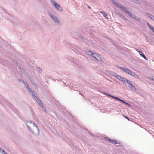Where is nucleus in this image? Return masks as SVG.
Listing matches in <instances>:
<instances>
[{
    "label": "nucleus",
    "mask_w": 154,
    "mask_h": 154,
    "mask_svg": "<svg viewBox=\"0 0 154 154\" xmlns=\"http://www.w3.org/2000/svg\"><path fill=\"white\" fill-rule=\"evenodd\" d=\"M126 83L130 85V88L133 91H136L137 90V88L136 87L133 85L132 83L129 80H128L126 82Z\"/></svg>",
    "instance_id": "nucleus-4"
},
{
    "label": "nucleus",
    "mask_w": 154,
    "mask_h": 154,
    "mask_svg": "<svg viewBox=\"0 0 154 154\" xmlns=\"http://www.w3.org/2000/svg\"><path fill=\"white\" fill-rule=\"evenodd\" d=\"M29 123V122L28 121H26V126L27 127L28 129L30 131L31 129L30 127L28 125V123Z\"/></svg>",
    "instance_id": "nucleus-19"
},
{
    "label": "nucleus",
    "mask_w": 154,
    "mask_h": 154,
    "mask_svg": "<svg viewBox=\"0 0 154 154\" xmlns=\"http://www.w3.org/2000/svg\"><path fill=\"white\" fill-rule=\"evenodd\" d=\"M147 78L151 80V77H148Z\"/></svg>",
    "instance_id": "nucleus-37"
},
{
    "label": "nucleus",
    "mask_w": 154,
    "mask_h": 154,
    "mask_svg": "<svg viewBox=\"0 0 154 154\" xmlns=\"http://www.w3.org/2000/svg\"><path fill=\"white\" fill-rule=\"evenodd\" d=\"M113 143L115 144H121V143H120V142H118L116 140V141L114 142V143Z\"/></svg>",
    "instance_id": "nucleus-26"
},
{
    "label": "nucleus",
    "mask_w": 154,
    "mask_h": 154,
    "mask_svg": "<svg viewBox=\"0 0 154 154\" xmlns=\"http://www.w3.org/2000/svg\"><path fill=\"white\" fill-rule=\"evenodd\" d=\"M113 98H114V99H115L116 100H118L119 101H120L121 102H123V100H122L120 99L119 98H118V97H116L115 96H114V97H113Z\"/></svg>",
    "instance_id": "nucleus-16"
},
{
    "label": "nucleus",
    "mask_w": 154,
    "mask_h": 154,
    "mask_svg": "<svg viewBox=\"0 0 154 154\" xmlns=\"http://www.w3.org/2000/svg\"><path fill=\"white\" fill-rule=\"evenodd\" d=\"M124 117L126 118L127 119H128V120H129V118L128 117H127L126 116H125V115H124Z\"/></svg>",
    "instance_id": "nucleus-34"
},
{
    "label": "nucleus",
    "mask_w": 154,
    "mask_h": 154,
    "mask_svg": "<svg viewBox=\"0 0 154 154\" xmlns=\"http://www.w3.org/2000/svg\"><path fill=\"white\" fill-rule=\"evenodd\" d=\"M106 139L109 141L111 143H114V142L116 141V140L114 139H111L108 137H106Z\"/></svg>",
    "instance_id": "nucleus-15"
},
{
    "label": "nucleus",
    "mask_w": 154,
    "mask_h": 154,
    "mask_svg": "<svg viewBox=\"0 0 154 154\" xmlns=\"http://www.w3.org/2000/svg\"><path fill=\"white\" fill-rule=\"evenodd\" d=\"M126 14H128L130 17L133 19L136 16V15L134 14L132 12L129 11H128V12Z\"/></svg>",
    "instance_id": "nucleus-9"
},
{
    "label": "nucleus",
    "mask_w": 154,
    "mask_h": 154,
    "mask_svg": "<svg viewBox=\"0 0 154 154\" xmlns=\"http://www.w3.org/2000/svg\"><path fill=\"white\" fill-rule=\"evenodd\" d=\"M153 81H154V78H153Z\"/></svg>",
    "instance_id": "nucleus-41"
},
{
    "label": "nucleus",
    "mask_w": 154,
    "mask_h": 154,
    "mask_svg": "<svg viewBox=\"0 0 154 154\" xmlns=\"http://www.w3.org/2000/svg\"><path fill=\"white\" fill-rule=\"evenodd\" d=\"M52 3L53 4V5H54L55 3H57L54 0H51Z\"/></svg>",
    "instance_id": "nucleus-29"
},
{
    "label": "nucleus",
    "mask_w": 154,
    "mask_h": 154,
    "mask_svg": "<svg viewBox=\"0 0 154 154\" xmlns=\"http://www.w3.org/2000/svg\"><path fill=\"white\" fill-rule=\"evenodd\" d=\"M29 122V123L31 124H32L34 126H35V127H36L37 131L38 132H39V131L38 128L37 127V126L35 124L34 122H33L32 120H30L29 121H28Z\"/></svg>",
    "instance_id": "nucleus-10"
},
{
    "label": "nucleus",
    "mask_w": 154,
    "mask_h": 154,
    "mask_svg": "<svg viewBox=\"0 0 154 154\" xmlns=\"http://www.w3.org/2000/svg\"><path fill=\"white\" fill-rule=\"evenodd\" d=\"M113 3L116 6H117L119 4L118 3L116 2L115 0H111Z\"/></svg>",
    "instance_id": "nucleus-18"
},
{
    "label": "nucleus",
    "mask_w": 154,
    "mask_h": 154,
    "mask_svg": "<svg viewBox=\"0 0 154 154\" xmlns=\"http://www.w3.org/2000/svg\"><path fill=\"white\" fill-rule=\"evenodd\" d=\"M117 7L120 8L121 10H123L125 13H126L128 11L125 7L119 4H118Z\"/></svg>",
    "instance_id": "nucleus-5"
},
{
    "label": "nucleus",
    "mask_w": 154,
    "mask_h": 154,
    "mask_svg": "<svg viewBox=\"0 0 154 154\" xmlns=\"http://www.w3.org/2000/svg\"><path fill=\"white\" fill-rule=\"evenodd\" d=\"M116 78H117L118 79L123 82L124 83H126V82L128 80L126 79L121 77L119 75H116Z\"/></svg>",
    "instance_id": "nucleus-6"
},
{
    "label": "nucleus",
    "mask_w": 154,
    "mask_h": 154,
    "mask_svg": "<svg viewBox=\"0 0 154 154\" xmlns=\"http://www.w3.org/2000/svg\"><path fill=\"white\" fill-rule=\"evenodd\" d=\"M31 133H33V134L34 133V131L32 130V129H31L30 131H29Z\"/></svg>",
    "instance_id": "nucleus-32"
},
{
    "label": "nucleus",
    "mask_w": 154,
    "mask_h": 154,
    "mask_svg": "<svg viewBox=\"0 0 154 154\" xmlns=\"http://www.w3.org/2000/svg\"><path fill=\"white\" fill-rule=\"evenodd\" d=\"M153 32L154 33V32Z\"/></svg>",
    "instance_id": "nucleus-42"
},
{
    "label": "nucleus",
    "mask_w": 154,
    "mask_h": 154,
    "mask_svg": "<svg viewBox=\"0 0 154 154\" xmlns=\"http://www.w3.org/2000/svg\"><path fill=\"white\" fill-rule=\"evenodd\" d=\"M2 154H8V153H7L6 152L4 151L2 153Z\"/></svg>",
    "instance_id": "nucleus-35"
},
{
    "label": "nucleus",
    "mask_w": 154,
    "mask_h": 154,
    "mask_svg": "<svg viewBox=\"0 0 154 154\" xmlns=\"http://www.w3.org/2000/svg\"><path fill=\"white\" fill-rule=\"evenodd\" d=\"M122 102L123 103H124L125 104H126V105H127L128 106H131V105L130 104H129L127 103V102H126L124 100H123V102Z\"/></svg>",
    "instance_id": "nucleus-25"
},
{
    "label": "nucleus",
    "mask_w": 154,
    "mask_h": 154,
    "mask_svg": "<svg viewBox=\"0 0 154 154\" xmlns=\"http://www.w3.org/2000/svg\"><path fill=\"white\" fill-rule=\"evenodd\" d=\"M48 14L51 17L52 16L54 15L52 13L50 12H48Z\"/></svg>",
    "instance_id": "nucleus-27"
},
{
    "label": "nucleus",
    "mask_w": 154,
    "mask_h": 154,
    "mask_svg": "<svg viewBox=\"0 0 154 154\" xmlns=\"http://www.w3.org/2000/svg\"><path fill=\"white\" fill-rule=\"evenodd\" d=\"M28 91L31 93L32 96L36 101L38 104L39 105L40 107H41L44 111L45 113H47V111L45 107L44 106L43 104L42 103L41 100L39 99L37 96H36L35 93L29 87L27 89Z\"/></svg>",
    "instance_id": "nucleus-1"
},
{
    "label": "nucleus",
    "mask_w": 154,
    "mask_h": 154,
    "mask_svg": "<svg viewBox=\"0 0 154 154\" xmlns=\"http://www.w3.org/2000/svg\"><path fill=\"white\" fill-rule=\"evenodd\" d=\"M73 63H75L76 64H78V62H75L74 61H73Z\"/></svg>",
    "instance_id": "nucleus-36"
},
{
    "label": "nucleus",
    "mask_w": 154,
    "mask_h": 154,
    "mask_svg": "<svg viewBox=\"0 0 154 154\" xmlns=\"http://www.w3.org/2000/svg\"><path fill=\"white\" fill-rule=\"evenodd\" d=\"M51 18L54 21H55L56 23H59V20L54 15H53V16H52H52Z\"/></svg>",
    "instance_id": "nucleus-12"
},
{
    "label": "nucleus",
    "mask_w": 154,
    "mask_h": 154,
    "mask_svg": "<svg viewBox=\"0 0 154 154\" xmlns=\"http://www.w3.org/2000/svg\"><path fill=\"white\" fill-rule=\"evenodd\" d=\"M88 54L89 55H91L93 57L95 58L98 60H99L100 59V56L99 54L93 53L91 51H88Z\"/></svg>",
    "instance_id": "nucleus-3"
},
{
    "label": "nucleus",
    "mask_w": 154,
    "mask_h": 154,
    "mask_svg": "<svg viewBox=\"0 0 154 154\" xmlns=\"http://www.w3.org/2000/svg\"><path fill=\"white\" fill-rule=\"evenodd\" d=\"M101 13L103 15V16L107 18V16L106 14L103 11H101Z\"/></svg>",
    "instance_id": "nucleus-20"
},
{
    "label": "nucleus",
    "mask_w": 154,
    "mask_h": 154,
    "mask_svg": "<svg viewBox=\"0 0 154 154\" xmlns=\"http://www.w3.org/2000/svg\"><path fill=\"white\" fill-rule=\"evenodd\" d=\"M106 94L108 95V96L113 98V97H114V96H112V95H111V94H107V93H106Z\"/></svg>",
    "instance_id": "nucleus-28"
},
{
    "label": "nucleus",
    "mask_w": 154,
    "mask_h": 154,
    "mask_svg": "<svg viewBox=\"0 0 154 154\" xmlns=\"http://www.w3.org/2000/svg\"><path fill=\"white\" fill-rule=\"evenodd\" d=\"M18 80L19 82H22V83H23V84L25 83V82H26L21 79H18Z\"/></svg>",
    "instance_id": "nucleus-22"
},
{
    "label": "nucleus",
    "mask_w": 154,
    "mask_h": 154,
    "mask_svg": "<svg viewBox=\"0 0 154 154\" xmlns=\"http://www.w3.org/2000/svg\"><path fill=\"white\" fill-rule=\"evenodd\" d=\"M24 85H25V87L27 89L28 88V87H29L28 86V85L26 83V82L25 83H24Z\"/></svg>",
    "instance_id": "nucleus-24"
},
{
    "label": "nucleus",
    "mask_w": 154,
    "mask_h": 154,
    "mask_svg": "<svg viewBox=\"0 0 154 154\" xmlns=\"http://www.w3.org/2000/svg\"><path fill=\"white\" fill-rule=\"evenodd\" d=\"M136 50L139 53H140V51H140L139 49H136Z\"/></svg>",
    "instance_id": "nucleus-31"
},
{
    "label": "nucleus",
    "mask_w": 154,
    "mask_h": 154,
    "mask_svg": "<svg viewBox=\"0 0 154 154\" xmlns=\"http://www.w3.org/2000/svg\"><path fill=\"white\" fill-rule=\"evenodd\" d=\"M134 19L138 21H140V19L139 17H137L136 16H135V17Z\"/></svg>",
    "instance_id": "nucleus-23"
},
{
    "label": "nucleus",
    "mask_w": 154,
    "mask_h": 154,
    "mask_svg": "<svg viewBox=\"0 0 154 154\" xmlns=\"http://www.w3.org/2000/svg\"><path fill=\"white\" fill-rule=\"evenodd\" d=\"M37 70L40 73H41L42 72V69L40 68H38L37 69Z\"/></svg>",
    "instance_id": "nucleus-21"
},
{
    "label": "nucleus",
    "mask_w": 154,
    "mask_h": 154,
    "mask_svg": "<svg viewBox=\"0 0 154 154\" xmlns=\"http://www.w3.org/2000/svg\"><path fill=\"white\" fill-rule=\"evenodd\" d=\"M31 82L32 83L33 86L35 87V88L38 89V86L37 85L36 83H35L34 82L33 80H31Z\"/></svg>",
    "instance_id": "nucleus-14"
},
{
    "label": "nucleus",
    "mask_w": 154,
    "mask_h": 154,
    "mask_svg": "<svg viewBox=\"0 0 154 154\" xmlns=\"http://www.w3.org/2000/svg\"><path fill=\"white\" fill-rule=\"evenodd\" d=\"M19 68H20V69H22V70H23V73H26V71H25V70H24L23 69H22L21 68V67H19Z\"/></svg>",
    "instance_id": "nucleus-33"
},
{
    "label": "nucleus",
    "mask_w": 154,
    "mask_h": 154,
    "mask_svg": "<svg viewBox=\"0 0 154 154\" xmlns=\"http://www.w3.org/2000/svg\"><path fill=\"white\" fill-rule=\"evenodd\" d=\"M88 8H89V9H91V7H90V6H88Z\"/></svg>",
    "instance_id": "nucleus-38"
},
{
    "label": "nucleus",
    "mask_w": 154,
    "mask_h": 154,
    "mask_svg": "<svg viewBox=\"0 0 154 154\" xmlns=\"http://www.w3.org/2000/svg\"><path fill=\"white\" fill-rule=\"evenodd\" d=\"M116 75V74H115V75H114V76H115L116 77V75Z\"/></svg>",
    "instance_id": "nucleus-40"
},
{
    "label": "nucleus",
    "mask_w": 154,
    "mask_h": 154,
    "mask_svg": "<svg viewBox=\"0 0 154 154\" xmlns=\"http://www.w3.org/2000/svg\"><path fill=\"white\" fill-rule=\"evenodd\" d=\"M153 78H151V80H153Z\"/></svg>",
    "instance_id": "nucleus-39"
},
{
    "label": "nucleus",
    "mask_w": 154,
    "mask_h": 154,
    "mask_svg": "<svg viewBox=\"0 0 154 154\" xmlns=\"http://www.w3.org/2000/svg\"><path fill=\"white\" fill-rule=\"evenodd\" d=\"M117 67L123 71L125 73L128 74L132 77L137 79H139V76L138 75L136 74L134 72L132 71L130 69H128L121 67L119 66H117Z\"/></svg>",
    "instance_id": "nucleus-2"
},
{
    "label": "nucleus",
    "mask_w": 154,
    "mask_h": 154,
    "mask_svg": "<svg viewBox=\"0 0 154 154\" xmlns=\"http://www.w3.org/2000/svg\"><path fill=\"white\" fill-rule=\"evenodd\" d=\"M147 25L148 26L149 28L153 32H154V27L148 23H147Z\"/></svg>",
    "instance_id": "nucleus-13"
},
{
    "label": "nucleus",
    "mask_w": 154,
    "mask_h": 154,
    "mask_svg": "<svg viewBox=\"0 0 154 154\" xmlns=\"http://www.w3.org/2000/svg\"><path fill=\"white\" fill-rule=\"evenodd\" d=\"M69 143L70 144H69L70 146L72 148H73V146L74 145V143H73V141H72V140H71V142L69 141Z\"/></svg>",
    "instance_id": "nucleus-17"
},
{
    "label": "nucleus",
    "mask_w": 154,
    "mask_h": 154,
    "mask_svg": "<svg viewBox=\"0 0 154 154\" xmlns=\"http://www.w3.org/2000/svg\"><path fill=\"white\" fill-rule=\"evenodd\" d=\"M145 14L148 17L151 19L152 20L154 21V16L152 15L147 12Z\"/></svg>",
    "instance_id": "nucleus-8"
},
{
    "label": "nucleus",
    "mask_w": 154,
    "mask_h": 154,
    "mask_svg": "<svg viewBox=\"0 0 154 154\" xmlns=\"http://www.w3.org/2000/svg\"><path fill=\"white\" fill-rule=\"evenodd\" d=\"M140 53H139L140 55V56H141L142 57H143V58H144L145 60H148V58L145 56L144 54L143 53L142 51H140Z\"/></svg>",
    "instance_id": "nucleus-11"
},
{
    "label": "nucleus",
    "mask_w": 154,
    "mask_h": 154,
    "mask_svg": "<svg viewBox=\"0 0 154 154\" xmlns=\"http://www.w3.org/2000/svg\"><path fill=\"white\" fill-rule=\"evenodd\" d=\"M4 151L3 150V149L1 148H0V152L2 153H3V152Z\"/></svg>",
    "instance_id": "nucleus-30"
},
{
    "label": "nucleus",
    "mask_w": 154,
    "mask_h": 154,
    "mask_svg": "<svg viewBox=\"0 0 154 154\" xmlns=\"http://www.w3.org/2000/svg\"><path fill=\"white\" fill-rule=\"evenodd\" d=\"M54 6L57 10L60 11H62V7L59 4L55 3Z\"/></svg>",
    "instance_id": "nucleus-7"
}]
</instances>
